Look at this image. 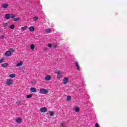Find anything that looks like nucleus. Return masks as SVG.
<instances>
[{"instance_id": "obj_1", "label": "nucleus", "mask_w": 127, "mask_h": 127, "mask_svg": "<svg viewBox=\"0 0 127 127\" xmlns=\"http://www.w3.org/2000/svg\"><path fill=\"white\" fill-rule=\"evenodd\" d=\"M40 93L41 94H43L44 95H46L48 94V90L44 89V88H41L40 89Z\"/></svg>"}, {"instance_id": "obj_2", "label": "nucleus", "mask_w": 127, "mask_h": 127, "mask_svg": "<svg viewBox=\"0 0 127 127\" xmlns=\"http://www.w3.org/2000/svg\"><path fill=\"white\" fill-rule=\"evenodd\" d=\"M13 84V81L11 79H7L6 80V85L7 86H9L10 85H12Z\"/></svg>"}, {"instance_id": "obj_3", "label": "nucleus", "mask_w": 127, "mask_h": 127, "mask_svg": "<svg viewBox=\"0 0 127 127\" xmlns=\"http://www.w3.org/2000/svg\"><path fill=\"white\" fill-rule=\"evenodd\" d=\"M75 65L78 71H81V67H80V64H79V63H78V62H75Z\"/></svg>"}, {"instance_id": "obj_4", "label": "nucleus", "mask_w": 127, "mask_h": 127, "mask_svg": "<svg viewBox=\"0 0 127 127\" xmlns=\"http://www.w3.org/2000/svg\"><path fill=\"white\" fill-rule=\"evenodd\" d=\"M41 113H46L47 112V108L46 107H42L40 108Z\"/></svg>"}, {"instance_id": "obj_5", "label": "nucleus", "mask_w": 127, "mask_h": 127, "mask_svg": "<svg viewBox=\"0 0 127 127\" xmlns=\"http://www.w3.org/2000/svg\"><path fill=\"white\" fill-rule=\"evenodd\" d=\"M68 81L69 79H68V77H64L63 79L64 84V85H66V84H68Z\"/></svg>"}, {"instance_id": "obj_6", "label": "nucleus", "mask_w": 127, "mask_h": 127, "mask_svg": "<svg viewBox=\"0 0 127 127\" xmlns=\"http://www.w3.org/2000/svg\"><path fill=\"white\" fill-rule=\"evenodd\" d=\"M30 91L32 92V93H36V91H37V89L35 87H31L30 89Z\"/></svg>"}, {"instance_id": "obj_7", "label": "nucleus", "mask_w": 127, "mask_h": 127, "mask_svg": "<svg viewBox=\"0 0 127 127\" xmlns=\"http://www.w3.org/2000/svg\"><path fill=\"white\" fill-rule=\"evenodd\" d=\"M45 80L47 81H50V80H51V76L50 75H47L45 76Z\"/></svg>"}, {"instance_id": "obj_8", "label": "nucleus", "mask_w": 127, "mask_h": 127, "mask_svg": "<svg viewBox=\"0 0 127 127\" xmlns=\"http://www.w3.org/2000/svg\"><path fill=\"white\" fill-rule=\"evenodd\" d=\"M5 55L6 56H10V55H11V52H10V51H7L5 53Z\"/></svg>"}, {"instance_id": "obj_9", "label": "nucleus", "mask_w": 127, "mask_h": 127, "mask_svg": "<svg viewBox=\"0 0 127 127\" xmlns=\"http://www.w3.org/2000/svg\"><path fill=\"white\" fill-rule=\"evenodd\" d=\"M22 121V119L21 118H18L16 120V123H17V124H20Z\"/></svg>"}, {"instance_id": "obj_10", "label": "nucleus", "mask_w": 127, "mask_h": 127, "mask_svg": "<svg viewBox=\"0 0 127 127\" xmlns=\"http://www.w3.org/2000/svg\"><path fill=\"white\" fill-rule=\"evenodd\" d=\"M2 7H3V8H6L8 7V4H6V3L2 4Z\"/></svg>"}, {"instance_id": "obj_11", "label": "nucleus", "mask_w": 127, "mask_h": 127, "mask_svg": "<svg viewBox=\"0 0 127 127\" xmlns=\"http://www.w3.org/2000/svg\"><path fill=\"white\" fill-rule=\"evenodd\" d=\"M29 30L31 32L34 31V27L30 26L29 27Z\"/></svg>"}, {"instance_id": "obj_12", "label": "nucleus", "mask_w": 127, "mask_h": 127, "mask_svg": "<svg viewBox=\"0 0 127 127\" xmlns=\"http://www.w3.org/2000/svg\"><path fill=\"white\" fill-rule=\"evenodd\" d=\"M5 17L6 19H9L10 18V14H6Z\"/></svg>"}, {"instance_id": "obj_13", "label": "nucleus", "mask_w": 127, "mask_h": 127, "mask_svg": "<svg viewBox=\"0 0 127 127\" xmlns=\"http://www.w3.org/2000/svg\"><path fill=\"white\" fill-rule=\"evenodd\" d=\"M22 64H23V62H20V63H18L16 66V67H19V66H21Z\"/></svg>"}, {"instance_id": "obj_14", "label": "nucleus", "mask_w": 127, "mask_h": 127, "mask_svg": "<svg viewBox=\"0 0 127 127\" xmlns=\"http://www.w3.org/2000/svg\"><path fill=\"white\" fill-rule=\"evenodd\" d=\"M45 31L46 33H50V32L52 31V30L51 29H47L45 30Z\"/></svg>"}, {"instance_id": "obj_15", "label": "nucleus", "mask_w": 127, "mask_h": 127, "mask_svg": "<svg viewBox=\"0 0 127 127\" xmlns=\"http://www.w3.org/2000/svg\"><path fill=\"white\" fill-rule=\"evenodd\" d=\"M6 66H7V63H4L1 64V67H2V68H5Z\"/></svg>"}, {"instance_id": "obj_16", "label": "nucleus", "mask_w": 127, "mask_h": 127, "mask_svg": "<svg viewBox=\"0 0 127 127\" xmlns=\"http://www.w3.org/2000/svg\"><path fill=\"white\" fill-rule=\"evenodd\" d=\"M10 78H15V74L12 73L9 75Z\"/></svg>"}, {"instance_id": "obj_17", "label": "nucleus", "mask_w": 127, "mask_h": 127, "mask_svg": "<svg viewBox=\"0 0 127 127\" xmlns=\"http://www.w3.org/2000/svg\"><path fill=\"white\" fill-rule=\"evenodd\" d=\"M66 101L67 102H69V101H71V96L69 95L67 96Z\"/></svg>"}, {"instance_id": "obj_18", "label": "nucleus", "mask_w": 127, "mask_h": 127, "mask_svg": "<svg viewBox=\"0 0 127 127\" xmlns=\"http://www.w3.org/2000/svg\"><path fill=\"white\" fill-rule=\"evenodd\" d=\"M20 20V18L18 17V18H15L14 19V21H19Z\"/></svg>"}, {"instance_id": "obj_19", "label": "nucleus", "mask_w": 127, "mask_h": 127, "mask_svg": "<svg viewBox=\"0 0 127 127\" xmlns=\"http://www.w3.org/2000/svg\"><path fill=\"white\" fill-rule=\"evenodd\" d=\"M35 48V47L34 46V45L31 44V49L32 50H34V49Z\"/></svg>"}, {"instance_id": "obj_20", "label": "nucleus", "mask_w": 127, "mask_h": 127, "mask_svg": "<svg viewBox=\"0 0 127 127\" xmlns=\"http://www.w3.org/2000/svg\"><path fill=\"white\" fill-rule=\"evenodd\" d=\"M75 112H76V113H79V112H80V109H79L78 107H76L75 109Z\"/></svg>"}, {"instance_id": "obj_21", "label": "nucleus", "mask_w": 127, "mask_h": 127, "mask_svg": "<svg viewBox=\"0 0 127 127\" xmlns=\"http://www.w3.org/2000/svg\"><path fill=\"white\" fill-rule=\"evenodd\" d=\"M50 117H53V116H54V112L51 111L50 112Z\"/></svg>"}, {"instance_id": "obj_22", "label": "nucleus", "mask_w": 127, "mask_h": 127, "mask_svg": "<svg viewBox=\"0 0 127 127\" xmlns=\"http://www.w3.org/2000/svg\"><path fill=\"white\" fill-rule=\"evenodd\" d=\"M31 97H32V94H29L27 95L26 98L27 99H30V98H31Z\"/></svg>"}, {"instance_id": "obj_23", "label": "nucleus", "mask_w": 127, "mask_h": 127, "mask_svg": "<svg viewBox=\"0 0 127 127\" xmlns=\"http://www.w3.org/2000/svg\"><path fill=\"white\" fill-rule=\"evenodd\" d=\"M57 77L58 78H61V77H62V74H61V73H58Z\"/></svg>"}, {"instance_id": "obj_24", "label": "nucleus", "mask_w": 127, "mask_h": 127, "mask_svg": "<svg viewBox=\"0 0 127 127\" xmlns=\"http://www.w3.org/2000/svg\"><path fill=\"white\" fill-rule=\"evenodd\" d=\"M10 17H11V18H14V17H15V14H12L10 16Z\"/></svg>"}, {"instance_id": "obj_25", "label": "nucleus", "mask_w": 127, "mask_h": 127, "mask_svg": "<svg viewBox=\"0 0 127 127\" xmlns=\"http://www.w3.org/2000/svg\"><path fill=\"white\" fill-rule=\"evenodd\" d=\"M14 27H15V26L13 24L11 25L10 28V29H13V28H14Z\"/></svg>"}, {"instance_id": "obj_26", "label": "nucleus", "mask_w": 127, "mask_h": 127, "mask_svg": "<svg viewBox=\"0 0 127 127\" xmlns=\"http://www.w3.org/2000/svg\"><path fill=\"white\" fill-rule=\"evenodd\" d=\"M26 28H27V26H26L21 27L22 30H26Z\"/></svg>"}, {"instance_id": "obj_27", "label": "nucleus", "mask_w": 127, "mask_h": 127, "mask_svg": "<svg viewBox=\"0 0 127 127\" xmlns=\"http://www.w3.org/2000/svg\"><path fill=\"white\" fill-rule=\"evenodd\" d=\"M7 25H8L7 22H6V23L3 24V27H6V26H7Z\"/></svg>"}, {"instance_id": "obj_28", "label": "nucleus", "mask_w": 127, "mask_h": 127, "mask_svg": "<svg viewBox=\"0 0 127 127\" xmlns=\"http://www.w3.org/2000/svg\"><path fill=\"white\" fill-rule=\"evenodd\" d=\"M33 20L35 21L38 20V17H34Z\"/></svg>"}, {"instance_id": "obj_29", "label": "nucleus", "mask_w": 127, "mask_h": 127, "mask_svg": "<svg viewBox=\"0 0 127 127\" xmlns=\"http://www.w3.org/2000/svg\"><path fill=\"white\" fill-rule=\"evenodd\" d=\"M4 59L2 58L0 60V63H2V62H3V61H4Z\"/></svg>"}, {"instance_id": "obj_30", "label": "nucleus", "mask_w": 127, "mask_h": 127, "mask_svg": "<svg viewBox=\"0 0 127 127\" xmlns=\"http://www.w3.org/2000/svg\"><path fill=\"white\" fill-rule=\"evenodd\" d=\"M9 51H10V52H13V51H14V49L11 48Z\"/></svg>"}, {"instance_id": "obj_31", "label": "nucleus", "mask_w": 127, "mask_h": 127, "mask_svg": "<svg viewBox=\"0 0 127 127\" xmlns=\"http://www.w3.org/2000/svg\"><path fill=\"white\" fill-rule=\"evenodd\" d=\"M48 47H52V44H48Z\"/></svg>"}, {"instance_id": "obj_32", "label": "nucleus", "mask_w": 127, "mask_h": 127, "mask_svg": "<svg viewBox=\"0 0 127 127\" xmlns=\"http://www.w3.org/2000/svg\"><path fill=\"white\" fill-rule=\"evenodd\" d=\"M56 73H58V74H59V73H61L60 70H56Z\"/></svg>"}, {"instance_id": "obj_33", "label": "nucleus", "mask_w": 127, "mask_h": 127, "mask_svg": "<svg viewBox=\"0 0 127 127\" xmlns=\"http://www.w3.org/2000/svg\"><path fill=\"white\" fill-rule=\"evenodd\" d=\"M61 126L62 127H65V125L63 123L61 124Z\"/></svg>"}, {"instance_id": "obj_34", "label": "nucleus", "mask_w": 127, "mask_h": 127, "mask_svg": "<svg viewBox=\"0 0 127 127\" xmlns=\"http://www.w3.org/2000/svg\"><path fill=\"white\" fill-rule=\"evenodd\" d=\"M95 127H100V126H99V124L96 123V124H95Z\"/></svg>"}, {"instance_id": "obj_35", "label": "nucleus", "mask_w": 127, "mask_h": 127, "mask_svg": "<svg viewBox=\"0 0 127 127\" xmlns=\"http://www.w3.org/2000/svg\"><path fill=\"white\" fill-rule=\"evenodd\" d=\"M1 38H2V39H4V35H2L1 36Z\"/></svg>"}, {"instance_id": "obj_36", "label": "nucleus", "mask_w": 127, "mask_h": 127, "mask_svg": "<svg viewBox=\"0 0 127 127\" xmlns=\"http://www.w3.org/2000/svg\"><path fill=\"white\" fill-rule=\"evenodd\" d=\"M53 47L54 48H56V47H57V45H54Z\"/></svg>"}]
</instances>
